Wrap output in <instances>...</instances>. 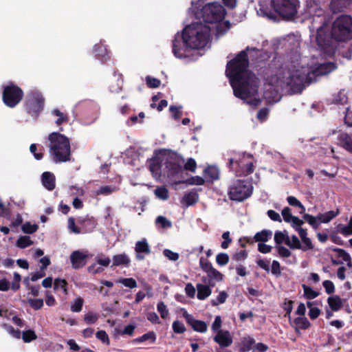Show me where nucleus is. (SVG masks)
Listing matches in <instances>:
<instances>
[{
  "label": "nucleus",
  "instance_id": "nucleus-1",
  "mask_svg": "<svg viewBox=\"0 0 352 352\" xmlns=\"http://www.w3.org/2000/svg\"><path fill=\"white\" fill-rule=\"evenodd\" d=\"M335 65L324 63L309 65L305 58L296 55L284 69L272 76L265 85L264 98L269 103L280 100L279 91L287 89L291 94L300 93L306 85L335 69Z\"/></svg>",
  "mask_w": 352,
  "mask_h": 352
},
{
  "label": "nucleus",
  "instance_id": "nucleus-2",
  "mask_svg": "<svg viewBox=\"0 0 352 352\" xmlns=\"http://www.w3.org/2000/svg\"><path fill=\"white\" fill-rule=\"evenodd\" d=\"M248 67L246 52L242 51L228 63L226 73L230 79L234 95L255 107L261 102V100L256 98L258 80L248 69Z\"/></svg>",
  "mask_w": 352,
  "mask_h": 352
},
{
  "label": "nucleus",
  "instance_id": "nucleus-3",
  "mask_svg": "<svg viewBox=\"0 0 352 352\" xmlns=\"http://www.w3.org/2000/svg\"><path fill=\"white\" fill-rule=\"evenodd\" d=\"M310 28L313 31L316 30L314 37L318 50L324 56H331L335 52L332 38L340 41L352 38V17L346 14L338 17L333 23L330 36L327 17L321 9H318L316 14L312 16Z\"/></svg>",
  "mask_w": 352,
  "mask_h": 352
},
{
  "label": "nucleus",
  "instance_id": "nucleus-4",
  "mask_svg": "<svg viewBox=\"0 0 352 352\" xmlns=\"http://www.w3.org/2000/svg\"><path fill=\"white\" fill-rule=\"evenodd\" d=\"M210 28L202 23H193L185 28L182 38L186 47L201 49L206 47L210 41Z\"/></svg>",
  "mask_w": 352,
  "mask_h": 352
},
{
  "label": "nucleus",
  "instance_id": "nucleus-5",
  "mask_svg": "<svg viewBox=\"0 0 352 352\" xmlns=\"http://www.w3.org/2000/svg\"><path fill=\"white\" fill-rule=\"evenodd\" d=\"M50 153L55 162H65L69 160L70 143L69 139L56 132L48 136Z\"/></svg>",
  "mask_w": 352,
  "mask_h": 352
},
{
  "label": "nucleus",
  "instance_id": "nucleus-6",
  "mask_svg": "<svg viewBox=\"0 0 352 352\" xmlns=\"http://www.w3.org/2000/svg\"><path fill=\"white\" fill-rule=\"evenodd\" d=\"M229 166L236 176H246L254 171V160L250 154L235 153L229 158Z\"/></svg>",
  "mask_w": 352,
  "mask_h": 352
},
{
  "label": "nucleus",
  "instance_id": "nucleus-7",
  "mask_svg": "<svg viewBox=\"0 0 352 352\" xmlns=\"http://www.w3.org/2000/svg\"><path fill=\"white\" fill-rule=\"evenodd\" d=\"M274 12L283 19L292 20L297 14L300 7L299 0H270Z\"/></svg>",
  "mask_w": 352,
  "mask_h": 352
},
{
  "label": "nucleus",
  "instance_id": "nucleus-8",
  "mask_svg": "<svg viewBox=\"0 0 352 352\" xmlns=\"http://www.w3.org/2000/svg\"><path fill=\"white\" fill-rule=\"evenodd\" d=\"M252 190L251 184L244 180H237L230 187L228 195L233 201H243L250 197Z\"/></svg>",
  "mask_w": 352,
  "mask_h": 352
},
{
  "label": "nucleus",
  "instance_id": "nucleus-9",
  "mask_svg": "<svg viewBox=\"0 0 352 352\" xmlns=\"http://www.w3.org/2000/svg\"><path fill=\"white\" fill-rule=\"evenodd\" d=\"M225 14V9L217 3H208L202 9V16L206 23L219 22L224 18Z\"/></svg>",
  "mask_w": 352,
  "mask_h": 352
},
{
  "label": "nucleus",
  "instance_id": "nucleus-10",
  "mask_svg": "<svg viewBox=\"0 0 352 352\" xmlns=\"http://www.w3.org/2000/svg\"><path fill=\"white\" fill-rule=\"evenodd\" d=\"M162 157V160L165 161L164 172L168 177H173L182 171L184 161L179 156L168 153L163 155Z\"/></svg>",
  "mask_w": 352,
  "mask_h": 352
},
{
  "label": "nucleus",
  "instance_id": "nucleus-11",
  "mask_svg": "<svg viewBox=\"0 0 352 352\" xmlns=\"http://www.w3.org/2000/svg\"><path fill=\"white\" fill-rule=\"evenodd\" d=\"M339 214V210H330L323 214H318L317 216H313L307 213L302 214L304 221H306L314 229L319 228L320 223H327L330 222Z\"/></svg>",
  "mask_w": 352,
  "mask_h": 352
},
{
  "label": "nucleus",
  "instance_id": "nucleus-12",
  "mask_svg": "<svg viewBox=\"0 0 352 352\" xmlns=\"http://www.w3.org/2000/svg\"><path fill=\"white\" fill-rule=\"evenodd\" d=\"M44 99L37 91H32L27 96L26 109L28 112L32 116L36 117L42 111L43 107Z\"/></svg>",
  "mask_w": 352,
  "mask_h": 352
},
{
  "label": "nucleus",
  "instance_id": "nucleus-13",
  "mask_svg": "<svg viewBox=\"0 0 352 352\" xmlns=\"http://www.w3.org/2000/svg\"><path fill=\"white\" fill-rule=\"evenodd\" d=\"M23 95V91L17 86L8 85L3 91V100L8 107H14L21 100Z\"/></svg>",
  "mask_w": 352,
  "mask_h": 352
},
{
  "label": "nucleus",
  "instance_id": "nucleus-14",
  "mask_svg": "<svg viewBox=\"0 0 352 352\" xmlns=\"http://www.w3.org/2000/svg\"><path fill=\"white\" fill-rule=\"evenodd\" d=\"M289 223H290L294 230L298 232L300 240L302 241V243L305 245V247L308 248H314L311 240L308 237L307 230L302 228V226L304 223V219L302 220L294 216L292 218V220H290Z\"/></svg>",
  "mask_w": 352,
  "mask_h": 352
},
{
  "label": "nucleus",
  "instance_id": "nucleus-15",
  "mask_svg": "<svg viewBox=\"0 0 352 352\" xmlns=\"http://www.w3.org/2000/svg\"><path fill=\"white\" fill-rule=\"evenodd\" d=\"M91 256L85 250H76L70 255V261L74 269H79L85 265L87 258Z\"/></svg>",
  "mask_w": 352,
  "mask_h": 352
},
{
  "label": "nucleus",
  "instance_id": "nucleus-16",
  "mask_svg": "<svg viewBox=\"0 0 352 352\" xmlns=\"http://www.w3.org/2000/svg\"><path fill=\"white\" fill-rule=\"evenodd\" d=\"M214 341L217 342L221 347H228L232 343V337L230 333L227 331H219L214 337Z\"/></svg>",
  "mask_w": 352,
  "mask_h": 352
},
{
  "label": "nucleus",
  "instance_id": "nucleus-17",
  "mask_svg": "<svg viewBox=\"0 0 352 352\" xmlns=\"http://www.w3.org/2000/svg\"><path fill=\"white\" fill-rule=\"evenodd\" d=\"M207 276L204 278L203 280L206 283L213 287L215 282H219L223 280V274L214 267L206 272Z\"/></svg>",
  "mask_w": 352,
  "mask_h": 352
},
{
  "label": "nucleus",
  "instance_id": "nucleus-18",
  "mask_svg": "<svg viewBox=\"0 0 352 352\" xmlns=\"http://www.w3.org/2000/svg\"><path fill=\"white\" fill-rule=\"evenodd\" d=\"M135 250L138 253L136 258L138 260H142L144 258V256L141 254H150L151 250L146 239H143L141 241H138L135 244Z\"/></svg>",
  "mask_w": 352,
  "mask_h": 352
},
{
  "label": "nucleus",
  "instance_id": "nucleus-19",
  "mask_svg": "<svg viewBox=\"0 0 352 352\" xmlns=\"http://www.w3.org/2000/svg\"><path fill=\"white\" fill-rule=\"evenodd\" d=\"M286 245L292 250H302L304 251L311 250L312 248H308L305 247V245L302 243V241H300L298 237L292 234L289 236L288 234L287 239L286 241Z\"/></svg>",
  "mask_w": 352,
  "mask_h": 352
},
{
  "label": "nucleus",
  "instance_id": "nucleus-20",
  "mask_svg": "<svg viewBox=\"0 0 352 352\" xmlns=\"http://www.w3.org/2000/svg\"><path fill=\"white\" fill-rule=\"evenodd\" d=\"M161 157H154L148 161V168L153 176L159 178L161 175Z\"/></svg>",
  "mask_w": 352,
  "mask_h": 352
},
{
  "label": "nucleus",
  "instance_id": "nucleus-21",
  "mask_svg": "<svg viewBox=\"0 0 352 352\" xmlns=\"http://www.w3.org/2000/svg\"><path fill=\"white\" fill-rule=\"evenodd\" d=\"M255 344L254 339L250 336H245L241 338L238 344L239 352H248Z\"/></svg>",
  "mask_w": 352,
  "mask_h": 352
},
{
  "label": "nucleus",
  "instance_id": "nucleus-22",
  "mask_svg": "<svg viewBox=\"0 0 352 352\" xmlns=\"http://www.w3.org/2000/svg\"><path fill=\"white\" fill-rule=\"evenodd\" d=\"M41 181L43 186L52 190L55 188V176L50 172H45L42 175Z\"/></svg>",
  "mask_w": 352,
  "mask_h": 352
},
{
  "label": "nucleus",
  "instance_id": "nucleus-23",
  "mask_svg": "<svg viewBox=\"0 0 352 352\" xmlns=\"http://www.w3.org/2000/svg\"><path fill=\"white\" fill-rule=\"evenodd\" d=\"M197 298L199 300H203L207 298L210 296L212 293V289L210 288V285H204V284H197Z\"/></svg>",
  "mask_w": 352,
  "mask_h": 352
},
{
  "label": "nucleus",
  "instance_id": "nucleus-24",
  "mask_svg": "<svg viewBox=\"0 0 352 352\" xmlns=\"http://www.w3.org/2000/svg\"><path fill=\"white\" fill-rule=\"evenodd\" d=\"M352 3V0H331V9L333 12H337L342 11Z\"/></svg>",
  "mask_w": 352,
  "mask_h": 352
},
{
  "label": "nucleus",
  "instance_id": "nucleus-25",
  "mask_svg": "<svg viewBox=\"0 0 352 352\" xmlns=\"http://www.w3.org/2000/svg\"><path fill=\"white\" fill-rule=\"evenodd\" d=\"M327 302L333 311H338L342 307V300L340 297L337 295L329 296L327 299Z\"/></svg>",
  "mask_w": 352,
  "mask_h": 352
},
{
  "label": "nucleus",
  "instance_id": "nucleus-26",
  "mask_svg": "<svg viewBox=\"0 0 352 352\" xmlns=\"http://www.w3.org/2000/svg\"><path fill=\"white\" fill-rule=\"evenodd\" d=\"M198 198V195L196 192H189L184 195L181 202L185 206L188 207L197 203Z\"/></svg>",
  "mask_w": 352,
  "mask_h": 352
},
{
  "label": "nucleus",
  "instance_id": "nucleus-27",
  "mask_svg": "<svg viewBox=\"0 0 352 352\" xmlns=\"http://www.w3.org/2000/svg\"><path fill=\"white\" fill-rule=\"evenodd\" d=\"M130 261V258L124 253L113 256V265L114 266L124 265L126 267L129 266Z\"/></svg>",
  "mask_w": 352,
  "mask_h": 352
},
{
  "label": "nucleus",
  "instance_id": "nucleus-28",
  "mask_svg": "<svg viewBox=\"0 0 352 352\" xmlns=\"http://www.w3.org/2000/svg\"><path fill=\"white\" fill-rule=\"evenodd\" d=\"M338 140L342 147L352 153V139L348 134L341 133L339 136Z\"/></svg>",
  "mask_w": 352,
  "mask_h": 352
},
{
  "label": "nucleus",
  "instance_id": "nucleus-29",
  "mask_svg": "<svg viewBox=\"0 0 352 352\" xmlns=\"http://www.w3.org/2000/svg\"><path fill=\"white\" fill-rule=\"evenodd\" d=\"M179 41L177 40V37H175V41L173 43V52L177 58H184L186 56V47H179Z\"/></svg>",
  "mask_w": 352,
  "mask_h": 352
},
{
  "label": "nucleus",
  "instance_id": "nucleus-30",
  "mask_svg": "<svg viewBox=\"0 0 352 352\" xmlns=\"http://www.w3.org/2000/svg\"><path fill=\"white\" fill-rule=\"evenodd\" d=\"M288 236V232L287 230L276 231L274 234V241L276 245H282L283 243L286 245V241Z\"/></svg>",
  "mask_w": 352,
  "mask_h": 352
},
{
  "label": "nucleus",
  "instance_id": "nucleus-31",
  "mask_svg": "<svg viewBox=\"0 0 352 352\" xmlns=\"http://www.w3.org/2000/svg\"><path fill=\"white\" fill-rule=\"evenodd\" d=\"M189 324H190L192 328L197 332L204 333L208 329V326L205 322L195 320V318Z\"/></svg>",
  "mask_w": 352,
  "mask_h": 352
},
{
  "label": "nucleus",
  "instance_id": "nucleus-32",
  "mask_svg": "<svg viewBox=\"0 0 352 352\" xmlns=\"http://www.w3.org/2000/svg\"><path fill=\"white\" fill-rule=\"evenodd\" d=\"M219 170L215 166H209L204 170V176L211 180L219 178Z\"/></svg>",
  "mask_w": 352,
  "mask_h": 352
},
{
  "label": "nucleus",
  "instance_id": "nucleus-33",
  "mask_svg": "<svg viewBox=\"0 0 352 352\" xmlns=\"http://www.w3.org/2000/svg\"><path fill=\"white\" fill-rule=\"evenodd\" d=\"M33 241L28 236H21L16 241V245L19 248H25L32 245Z\"/></svg>",
  "mask_w": 352,
  "mask_h": 352
},
{
  "label": "nucleus",
  "instance_id": "nucleus-34",
  "mask_svg": "<svg viewBox=\"0 0 352 352\" xmlns=\"http://www.w3.org/2000/svg\"><path fill=\"white\" fill-rule=\"evenodd\" d=\"M287 201L290 206L300 208V214H302L305 213V208L297 198L294 196H289L287 198Z\"/></svg>",
  "mask_w": 352,
  "mask_h": 352
},
{
  "label": "nucleus",
  "instance_id": "nucleus-35",
  "mask_svg": "<svg viewBox=\"0 0 352 352\" xmlns=\"http://www.w3.org/2000/svg\"><path fill=\"white\" fill-rule=\"evenodd\" d=\"M272 235V232L270 230H263L261 232H257L254 235V239L256 241H262L265 242L267 241Z\"/></svg>",
  "mask_w": 352,
  "mask_h": 352
},
{
  "label": "nucleus",
  "instance_id": "nucleus-36",
  "mask_svg": "<svg viewBox=\"0 0 352 352\" xmlns=\"http://www.w3.org/2000/svg\"><path fill=\"white\" fill-rule=\"evenodd\" d=\"M302 287L303 289L304 296L307 299H309V300L314 299V298L318 297L320 294V293L314 290L311 287H310L306 285H302Z\"/></svg>",
  "mask_w": 352,
  "mask_h": 352
},
{
  "label": "nucleus",
  "instance_id": "nucleus-37",
  "mask_svg": "<svg viewBox=\"0 0 352 352\" xmlns=\"http://www.w3.org/2000/svg\"><path fill=\"white\" fill-rule=\"evenodd\" d=\"M54 288L56 290L61 289L65 295H67V281L65 279L56 278L54 283Z\"/></svg>",
  "mask_w": 352,
  "mask_h": 352
},
{
  "label": "nucleus",
  "instance_id": "nucleus-38",
  "mask_svg": "<svg viewBox=\"0 0 352 352\" xmlns=\"http://www.w3.org/2000/svg\"><path fill=\"white\" fill-rule=\"evenodd\" d=\"M84 300L81 297H77L71 302V310L73 312H80L83 306Z\"/></svg>",
  "mask_w": 352,
  "mask_h": 352
},
{
  "label": "nucleus",
  "instance_id": "nucleus-39",
  "mask_svg": "<svg viewBox=\"0 0 352 352\" xmlns=\"http://www.w3.org/2000/svg\"><path fill=\"white\" fill-rule=\"evenodd\" d=\"M38 226L36 223L25 222L21 226V230L25 234H33L38 230Z\"/></svg>",
  "mask_w": 352,
  "mask_h": 352
},
{
  "label": "nucleus",
  "instance_id": "nucleus-40",
  "mask_svg": "<svg viewBox=\"0 0 352 352\" xmlns=\"http://www.w3.org/2000/svg\"><path fill=\"white\" fill-rule=\"evenodd\" d=\"M155 196L162 200H166L168 198V190L164 186L157 187L155 190Z\"/></svg>",
  "mask_w": 352,
  "mask_h": 352
},
{
  "label": "nucleus",
  "instance_id": "nucleus-41",
  "mask_svg": "<svg viewBox=\"0 0 352 352\" xmlns=\"http://www.w3.org/2000/svg\"><path fill=\"white\" fill-rule=\"evenodd\" d=\"M157 311L162 319H167L169 316V311L164 302H159L157 305Z\"/></svg>",
  "mask_w": 352,
  "mask_h": 352
},
{
  "label": "nucleus",
  "instance_id": "nucleus-42",
  "mask_svg": "<svg viewBox=\"0 0 352 352\" xmlns=\"http://www.w3.org/2000/svg\"><path fill=\"white\" fill-rule=\"evenodd\" d=\"M294 322L296 325L302 329H306L310 326V322L304 316H300L295 319Z\"/></svg>",
  "mask_w": 352,
  "mask_h": 352
},
{
  "label": "nucleus",
  "instance_id": "nucleus-43",
  "mask_svg": "<svg viewBox=\"0 0 352 352\" xmlns=\"http://www.w3.org/2000/svg\"><path fill=\"white\" fill-rule=\"evenodd\" d=\"M99 318V315L98 314L94 313L92 311L87 312L84 317V321L87 324H94Z\"/></svg>",
  "mask_w": 352,
  "mask_h": 352
},
{
  "label": "nucleus",
  "instance_id": "nucleus-44",
  "mask_svg": "<svg viewBox=\"0 0 352 352\" xmlns=\"http://www.w3.org/2000/svg\"><path fill=\"white\" fill-rule=\"evenodd\" d=\"M228 295L226 292H224V291L220 292L217 299L212 300L211 301V304L213 306H217L219 304H223L226 301V299L228 298Z\"/></svg>",
  "mask_w": 352,
  "mask_h": 352
},
{
  "label": "nucleus",
  "instance_id": "nucleus-45",
  "mask_svg": "<svg viewBox=\"0 0 352 352\" xmlns=\"http://www.w3.org/2000/svg\"><path fill=\"white\" fill-rule=\"evenodd\" d=\"M37 338L35 332L32 330L25 331L22 333V339L25 342H30Z\"/></svg>",
  "mask_w": 352,
  "mask_h": 352
},
{
  "label": "nucleus",
  "instance_id": "nucleus-46",
  "mask_svg": "<svg viewBox=\"0 0 352 352\" xmlns=\"http://www.w3.org/2000/svg\"><path fill=\"white\" fill-rule=\"evenodd\" d=\"M115 190H116V188H114V187H111V186H102L95 192V195H109L111 193H112L113 192H114Z\"/></svg>",
  "mask_w": 352,
  "mask_h": 352
},
{
  "label": "nucleus",
  "instance_id": "nucleus-47",
  "mask_svg": "<svg viewBox=\"0 0 352 352\" xmlns=\"http://www.w3.org/2000/svg\"><path fill=\"white\" fill-rule=\"evenodd\" d=\"M147 340H150L151 342H155L156 340V336L154 332L150 331L148 333H146L144 335H142L141 337L135 339V341L138 342H142Z\"/></svg>",
  "mask_w": 352,
  "mask_h": 352
},
{
  "label": "nucleus",
  "instance_id": "nucleus-48",
  "mask_svg": "<svg viewBox=\"0 0 352 352\" xmlns=\"http://www.w3.org/2000/svg\"><path fill=\"white\" fill-rule=\"evenodd\" d=\"M118 283H120L125 287L129 288H135L137 287V283L135 280L132 278H121L118 280Z\"/></svg>",
  "mask_w": 352,
  "mask_h": 352
},
{
  "label": "nucleus",
  "instance_id": "nucleus-49",
  "mask_svg": "<svg viewBox=\"0 0 352 352\" xmlns=\"http://www.w3.org/2000/svg\"><path fill=\"white\" fill-rule=\"evenodd\" d=\"M52 113L53 115L58 117L55 122L57 125H60L62 123L67 122L68 120L67 117L65 115H64L62 112H60L58 109H54L52 111Z\"/></svg>",
  "mask_w": 352,
  "mask_h": 352
},
{
  "label": "nucleus",
  "instance_id": "nucleus-50",
  "mask_svg": "<svg viewBox=\"0 0 352 352\" xmlns=\"http://www.w3.org/2000/svg\"><path fill=\"white\" fill-rule=\"evenodd\" d=\"M275 248H276V250L278 255L281 257L288 258L292 254L291 251L288 248H287L283 245H276Z\"/></svg>",
  "mask_w": 352,
  "mask_h": 352
},
{
  "label": "nucleus",
  "instance_id": "nucleus-51",
  "mask_svg": "<svg viewBox=\"0 0 352 352\" xmlns=\"http://www.w3.org/2000/svg\"><path fill=\"white\" fill-rule=\"evenodd\" d=\"M156 224H159L163 228H168L172 226V223L163 216H159L155 220Z\"/></svg>",
  "mask_w": 352,
  "mask_h": 352
},
{
  "label": "nucleus",
  "instance_id": "nucleus-52",
  "mask_svg": "<svg viewBox=\"0 0 352 352\" xmlns=\"http://www.w3.org/2000/svg\"><path fill=\"white\" fill-rule=\"evenodd\" d=\"M94 51L96 53V56L100 58H103L107 55V50L106 47L100 44L95 45Z\"/></svg>",
  "mask_w": 352,
  "mask_h": 352
},
{
  "label": "nucleus",
  "instance_id": "nucleus-53",
  "mask_svg": "<svg viewBox=\"0 0 352 352\" xmlns=\"http://www.w3.org/2000/svg\"><path fill=\"white\" fill-rule=\"evenodd\" d=\"M216 261L219 265H225L229 261V256L226 253H219L217 255Z\"/></svg>",
  "mask_w": 352,
  "mask_h": 352
},
{
  "label": "nucleus",
  "instance_id": "nucleus-54",
  "mask_svg": "<svg viewBox=\"0 0 352 352\" xmlns=\"http://www.w3.org/2000/svg\"><path fill=\"white\" fill-rule=\"evenodd\" d=\"M95 259L98 264L103 267H107L111 263V259L102 254L97 255Z\"/></svg>",
  "mask_w": 352,
  "mask_h": 352
},
{
  "label": "nucleus",
  "instance_id": "nucleus-55",
  "mask_svg": "<svg viewBox=\"0 0 352 352\" xmlns=\"http://www.w3.org/2000/svg\"><path fill=\"white\" fill-rule=\"evenodd\" d=\"M199 266L204 272H208L213 267L211 263L204 257H201L199 259Z\"/></svg>",
  "mask_w": 352,
  "mask_h": 352
},
{
  "label": "nucleus",
  "instance_id": "nucleus-56",
  "mask_svg": "<svg viewBox=\"0 0 352 352\" xmlns=\"http://www.w3.org/2000/svg\"><path fill=\"white\" fill-rule=\"evenodd\" d=\"M96 336L98 340H100L101 342L106 344L107 345H109L110 344V340H109V336L104 331H103V330L98 331L96 333Z\"/></svg>",
  "mask_w": 352,
  "mask_h": 352
},
{
  "label": "nucleus",
  "instance_id": "nucleus-57",
  "mask_svg": "<svg viewBox=\"0 0 352 352\" xmlns=\"http://www.w3.org/2000/svg\"><path fill=\"white\" fill-rule=\"evenodd\" d=\"M322 285L325 289V292L328 294H331L335 292V286L332 281L326 280L323 281Z\"/></svg>",
  "mask_w": 352,
  "mask_h": 352
},
{
  "label": "nucleus",
  "instance_id": "nucleus-58",
  "mask_svg": "<svg viewBox=\"0 0 352 352\" xmlns=\"http://www.w3.org/2000/svg\"><path fill=\"white\" fill-rule=\"evenodd\" d=\"M163 254L166 258H168L170 261H175L178 260V258L179 257V255L178 253L174 252L168 249H165L163 251Z\"/></svg>",
  "mask_w": 352,
  "mask_h": 352
},
{
  "label": "nucleus",
  "instance_id": "nucleus-59",
  "mask_svg": "<svg viewBox=\"0 0 352 352\" xmlns=\"http://www.w3.org/2000/svg\"><path fill=\"white\" fill-rule=\"evenodd\" d=\"M282 216L283 218V220L286 223H289L290 220H292V218L294 217L292 215L291 209L289 207H285L282 210Z\"/></svg>",
  "mask_w": 352,
  "mask_h": 352
},
{
  "label": "nucleus",
  "instance_id": "nucleus-60",
  "mask_svg": "<svg viewBox=\"0 0 352 352\" xmlns=\"http://www.w3.org/2000/svg\"><path fill=\"white\" fill-rule=\"evenodd\" d=\"M3 327L6 330V331L12 337L18 339L20 338L21 331L19 330H16L12 327L9 326L8 324H4Z\"/></svg>",
  "mask_w": 352,
  "mask_h": 352
},
{
  "label": "nucleus",
  "instance_id": "nucleus-61",
  "mask_svg": "<svg viewBox=\"0 0 352 352\" xmlns=\"http://www.w3.org/2000/svg\"><path fill=\"white\" fill-rule=\"evenodd\" d=\"M221 324L222 321L221 317L219 316H216L213 323L212 324L211 329L217 333L219 331H222L221 329Z\"/></svg>",
  "mask_w": 352,
  "mask_h": 352
},
{
  "label": "nucleus",
  "instance_id": "nucleus-62",
  "mask_svg": "<svg viewBox=\"0 0 352 352\" xmlns=\"http://www.w3.org/2000/svg\"><path fill=\"white\" fill-rule=\"evenodd\" d=\"M173 329L177 333H182L186 331L184 324L178 320L173 322Z\"/></svg>",
  "mask_w": 352,
  "mask_h": 352
},
{
  "label": "nucleus",
  "instance_id": "nucleus-63",
  "mask_svg": "<svg viewBox=\"0 0 352 352\" xmlns=\"http://www.w3.org/2000/svg\"><path fill=\"white\" fill-rule=\"evenodd\" d=\"M257 13L258 14L265 16L269 19L275 20L276 18L275 13H273L271 11H266L262 8L257 11Z\"/></svg>",
  "mask_w": 352,
  "mask_h": 352
},
{
  "label": "nucleus",
  "instance_id": "nucleus-64",
  "mask_svg": "<svg viewBox=\"0 0 352 352\" xmlns=\"http://www.w3.org/2000/svg\"><path fill=\"white\" fill-rule=\"evenodd\" d=\"M147 85L151 88H157L160 85V80L155 78L147 76L146 78Z\"/></svg>",
  "mask_w": 352,
  "mask_h": 352
}]
</instances>
